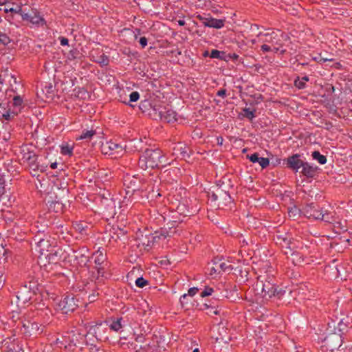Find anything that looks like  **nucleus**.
I'll return each instance as SVG.
<instances>
[{
    "label": "nucleus",
    "instance_id": "f257e3e1",
    "mask_svg": "<svg viewBox=\"0 0 352 352\" xmlns=\"http://www.w3.org/2000/svg\"><path fill=\"white\" fill-rule=\"evenodd\" d=\"M165 156L160 148H146L140 156L138 166L143 170L164 166Z\"/></svg>",
    "mask_w": 352,
    "mask_h": 352
},
{
    "label": "nucleus",
    "instance_id": "f03ea898",
    "mask_svg": "<svg viewBox=\"0 0 352 352\" xmlns=\"http://www.w3.org/2000/svg\"><path fill=\"white\" fill-rule=\"evenodd\" d=\"M85 336L78 331H71L62 336L60 338L56 339V343L60 348H64L68 351H74L76 347H80V344L84 343Z\"/></svg>",
    "mask_w": 352,
    "mask_h": 352
},
{
    "label": "nucleus",
    "instance_id": "7ed1b4c3",
    "mask_svg": "<svg viewBox=\"0 0 352 352\" xmlns=\"http://www.w3.org/2000/svg\"><path fill=\"white\" fill-rule=\"evenodd\" d=\"M269 279H266L265 281H258L256 290H261V295L264 298L267 299L272 297L281 298L285 295V291L282 289H278V287L272 282L273 278H269Z\"/></svg>",
    "mask_w": 352,
    "mask_h": 352
},
{
    "label": "nucleus",
    "instance_id": "20e7f679",
    "mask_svg": "<svg viewBox=\"0 0 352 352\" xmlns=\"http://www.w3.org/2000/svg\"><path fill=\"white\" fill-rule=\"evenodd\" d=\"M22 160L28 163L30 174L33 177L38 176V172H45L47 167V165L39 164L37 162L36 154L33 151H30L28 148L22 149Z\"/></svg>",
    "mask_w": 352,
    "mask_h": 352
},
{
    "label": "nucleus",
    "instance_id": "39448f33",
    "mask_svg": "<svg viewBox=\"0 0 352 352\" xmlns=\"http://www.w3.org/2000/svg\"><path fill=\"white\" fill-rule=\"evenodd\" d=\"M89 261V257L82 252V250H74L67 248L65 265L72 269L78 270L85 267Z\"/></svg>",
    "mask_w": 352,
    "mask_h": 352
},
{
    "label": "nucleus",
    "instance_id": "423d86ee",
    "mask_svg": "<svg viewBox=\"0 0 352 352\" xmlns=\"http://www.w3.org/2000/svg\"><path fill=\"white\" fill-rule=\"evenodd\" d=\"M44 326L38 324L35 322L27 321L23 322L19 321L16 324L15 330L19 329V331L26 337H37L40 336L44 331Z\"/></svg>",
    "mask_w": 352,
    "mask_h": 352
},
{
    "label": "nucleus",
    "instance_id": "0eeeda50",
    "mask_svg": "<svg viewBox=\"0 0 352 352\" xmlns=\"http://www.w3.org/2000/svg\"><path fill=\"white\" fill-rule=\"evenodd\" d=\"M258 36L263 42L271 44V46L273 47V52L275 53L280 52L281 54H284L285 52V50L281 49L283 44L280 37L283 36L282 33L279 32H272L266 34L259 33Z\"/></svg>",
    "mask_w": 352,
    "mask_h": 352
},
{
    "label": "nucleus",
    "instance_id": "6e6552de",
    "mask_svg": "<svg viewBox=\"0 0 352 352\" xmlns=\"http://www.w3.org/2000/svg\"><path fill=\"white\" fill-rule=\"evenodd\" d=\"M208 198L210 201L214 202V205L219 209H223L232 202L230 195L219 188H217L216 192H209Z\"/></svg>",
    "mask_w": 352,
    "mask_h": 352
},
{
    "label": "nucleus",
    "instance_id": "1a4fd4ad",
    "mask_svg": "<svg viewBox=\"0 0 352 352\" xmlns=\"http://www.w3.org/2000/svg\"><path fill=\"white\" fill-rule=\"evenodd\" d=\"M109 329L107 321L100 322L89 327L87 335H91L98 341L106 342L109 339Z\"/></svg>",
    "mask_w": 352,
    "mask_h": 352
},
{
    "label": "nucleus",
    "instance_id": "9d476101",
    "mask_svg": "<svg viewBox=\"0 0 352 352\" xmlns=\"http://www.w3.org/2000/svg\"><path fill=\"white\" fill-rule=\"evenodd\" d=\"M78 300L73 295H68L62 298L56 304V309L64 314L74 312L77 307Z\"/></svg>",
    "mask_w": 352,
    "mask_h": 352
},
{
    "label": "nucleus",
    "instance_id": "9b49d317",
    "mask_svg": "<svg viewBox=\"0 0 352 352\" xmlns=\"http://www.w3.org/2000/svg\"><path fill=\"white\" fill-rule=\"evenodd\" d=\"M23 21H28L36 26H44L46 25V21L45 19L41 15L40 12L36 8H32L31 12L28 13L25 11L22 14Z\"/></svg>",
    "mask_w": 352,
    "mask_h": 352
},
{
    "label": "nucleus",
    "instance_id": "f8f14e48",
    "mask_svg": "<svg viewBox=\"0 0 352 352\" xmlns=\"http://www.w3.org/2000/svg\"><path fill=\"white\" fill-rule=\"evenodd\" d=\"M49 252L50 253L47 255V258L50 263L57 264L63 262L65 265L67 250L58 247L53 248Z\"/></svg>",
    "mask_w": 352,
    "mask_h": 352
},
{
    "label": "nucleus",
    "instance_id": "ddd939ff",
    "mask_svg": "<svg viewBox=\"0 0 352 352\" xmlns=\"http://www.w3.org/2000/svg\"><path fill=\"white\" fill-rule=\"evenodd\" d=\"M17 116L16 112L12 109L10 102L0 103V120L3 123L8 124Z\"/></svg>",
    "mask_w": 352,
    "mask_h": 352
},
{
    "label": "nucleus",
    "instance_id": "4468645a",
    "mask_svg": "<svg viewBox=\"0 0 352 352\" xmlns=\"http://www.w3.org/2000/svg\"><path fill=\"white\" fill-rule=\"evenodd\" d=\"M213 266L210 270V274H220L227 271H231L233 268L228 262L221 258H214L212 261Z\"/></svg>",
    "mask_w": 352,
    "mask_h": 352
},
{
    "label": "nucleus",
    "instance_id": "2eb2a0df",
    "mask_svg": "<svg viewBox=\"0 0 352 352\" xmlns=\"http://www.w3.org/2000/svg\"><path fill=\"white\" fill-rule=\"evenodd\" d=\"M322 210L314 203L307 204L302 210L303 214L308 219L318 220L321 215Z\"/></svg>",
    "mask_w": 352,
    "mask_h": 352
},
{
    "label": "nucleus",
    "instance_id": "dca6fc26",
    "mask_svg": "<svg viewBox=\"0 0 352 352\" xmlns=\"http://www.w3.org/2000/svg\"><path fill=\"white\" fill-rule=\"evenodd\" d=\"M127 231L118 226H113L109 230V243L114 245L119 241L126 238Z\"/></svg>",
    "mask_w": 352,
    "mask_h": 352
},
{
    "label": "nucleus",
    "instance_id": "f3484780",
    "mask_svg": "<svg viewBox=\"0 0 352 352\" xmlns=\"http://www.w3.org/2000/svg\"><path fill=\"white\" fill-rule=\"evenodd\" d=\"M285 161L287 167L296 173L302 167L305 162L300 159V155L299 154H294L292 156L288 157Z\"/></svg>",
    "mask_w": 352,
    "mask_h": 352
},
{
    "label": "nucleus",
    "instance_id": "a211bd4d",
    "mask_svg": "<svg viewBox=\"0 0 352 352\" xmlns=\"http://www.w3.org/2000/svg\"><path fill=\"white\" fill-rule=\"evenodd\" d=\"M111 320V322L109 324V329L116 332L120 331L129 323V318L127 316L112 318Z\"/></svg>",
    "mask_w": 352,
    "mask_h": 352
},
{
    "label": "nucleus",
    "instance_id": "6ab92c4d",
    "mask_svg": "<svg viewBox=\"0 0 352 352\" xmlns=\"http://www.w3.org/2000/svg\"><path fill=\"white\" fill-rule=\"evenodd\" d=\"M102 148L105 154L109 155L118 154L122 151V146L113 141L107 142L102 144Z\"/></svg>",
    "mask_w": 352,
    "mask_h": 352
},
{
    "label": "nucleus",
    "instance_id": "aec40b11",
    "mask_svg": "<svg viewBox=\"0 0 352 352\" xmlns=\"http://www.w3.org/2000/svg\"><path fill=\"white\" fill-rule=\"evenodd\" d=\"M318 170L319 168L317 166H313L305 162L302 167L300 173L307 179H313L317 175Z\"/></svg>",
    "mask_w": 352,
    "mask_h": 352
},
{
    "label": "nucleus",
    "instance_id": "412c9836",
    "mask_svg": "<svg viewBox=\"0 0 352 352\" xmlns=\"http://www.w3.org/2000/svg\"><path fill=\"white\" fill-rule=\"evenodd\" d=\"M32 292L30 289L26 286L21 287L16 292L18 302L25 304L28 302L32 298Z\"/></svg>",
    "mask_w": 352,
    "mask_h": 352
},
{
    "label": "nucleus",
    "instance_id": "4be33fe9",
    "mask_svg": "<svg viewBox=\"0 0 352 352\" xmlns=\"http://www.w3.org/2000/svg\"><path fill=\"white\" fill-rule=\"evenodd\" d=\"M284 254L287 257V259L291 260L294 265H301L304 262L302 254L297 251L283 250Z\"/></svg>",
    "mask_w": 352,
    "mask_h": 352
},
{
    "label": "nucleus",
    "instance_id": "5701e85b",
    "mask_svg": "<svg viewBox=\"0 0 352 352\" xmlns=\"http://www.w3.org/2000/svg\"><path fill=\"white\" fill-rule=\"evenodd\" d=\"M11 108L12 110H14V112H16V114H19L24 107L23 105V100L21 97L20 95L16 94L13 96L12 102L10 103Z\"/></svg>",
    "mask_w": 352,
    "mask_h": 352
},
{
    "label": "nucleus",
    "instance_id": "b1692460",
    "mask_svg": "<svg viewBox=\"0 0 352 352\" xmlns=\"http://www.w3.org/2000/svg\"><path fill=\"white\" fill-rule=\"evenodd\" d=\"M95 256L94 263L96 265L100 266L106 260V253L103 248H99L98 250L94 254Z\"/></svg>",
    "mask_w": 352,
    "mask_h": 352
},
{
    "label": "nucleus",
    "instance_id": "393cba45",
    "mask_svg": "<svg viewBox=\"0 0 352 352\" xmlns=\"http://www.w3.org/2000/svg\"><path fill=\"white\" fill-rule=\"evenodd\" d=\"M225 20L214 18H209V21L205 23V27L220 29L224 26Z\"/></svg>",
    "mask_w": 352,
    "mask_h": 352
},
{
    "label": "nucleus",
    "instance_id": "a878e982",
    "mask_svg": "<svg viewBox=\"0 0 352 352\" xmlns=\"http://www.w3.org/2000/svg\"><path fill=\"white\" fill-rule=\"evenodd\" d=\"M138 179L135 177H131L129 176L126 177L124 180V184L129 188H131L132 191H136L140 190L139 186L137 184Z\"/></svg>",
    "mask_w": 352,
    "mask_h": 352
},
{
    "label": "nucleus",
    "instance_id": "bb28decb",
    "mask_svg": "<svg viewBox=\"0 0 352 352\" xmlns=\"http://www.w3.org/2000/svg\"><path fill=\"white\" fill-rule=\"evenodd\" d=\"M201 310H209L207 312L208 314H219L220 311L218 309V305H215L214 302L208 304L204 303L200 308Z\"/></svg>",
    "mask_w": 352,
    "mask_h": 352
},
{
    "label": "nucleus",
    "instance_id": "cd10ccee",
    "mask_svg": "<svg viewBox=\"0 0 352 352\" xmlns=\"http://www.w3.org/2000/svg\"><path fill=\"white\" fill-rule=\"evenodd\" d=\"M96 134L95 129L91 128L90 130H83L80 135L76 138V140H91L94 135Z\"/></svg>",
    "mask_w": 352,
    "mask_h": 352
},
{
    "label": "nucleus",
    "instance_id": "c85d7f7f",
    "mask_svg": "<svg viewBox=\"0 0 352 352\" xmlns=\"http://www.w3.org/2000/svg\"><path fill=\"white\" fill-rule=\"evenodd\" d=\"M37 245L39 248V252L41 254H43L44 252H49V248L51 247L50 242L47 239H38L37 241Z\"/></svg>",
    "mask_w": 352,
    "mask_h": 352
},
{
    "label": "nucleus",
    "instance_id": "c756f323",
    "mask_svg": "<svg viewBox=\"0 0 352 352\" xmlns=\"http://www.w3.org/2000/svg\"><path fill=\"white\" fill-rule=\"evenodd\" d=\"M163 118L167 122H174L177 121V113L173 110H168L162 114Z\"/></svg>",
    "mask_w": 352,
    "mask_h": 352
},
{
    "label": "nucleus",
    "instance_id": "7c9ffc66",
    "mask_svg": "<svg viewBox=\"0 0 352 352\" xmlns=\"http://www.w3.org/2000/svg\"><path fill=\"white\" fill-rule=\"evenodd\" d=\"M318 220L323 221L326 223H331L333 221H335V217L332 212H328L327 210H325L324 212L322 210L321 215L320 216Z\"/></svg>",
    "mask_w": 352,
    "mask_h": 352
},
{
    "label": "nucleus",
    "instance_id": "2f4dec72",
    "mask_svg": "<svg viewBox=\"0 0 352 352\" xmlns=\"http://www.w3.org/2000/svg\"><path fill=\"white\" fill-rule=\"evenodd\" d=\"M60 153L63 155L72 156L73 155L74 146L69 143L60 145Z\"/></svg>",
    "mask_w": 352,
    "mask_h": 352
},
{
    "label": "nucleus",
    "instance_id": "473e14b6",
    "mask_svg": "<svg viewBox=\"0 0 352 352\" xmlns=\"http://www.w3.org/2000/svg\"><path fill=\"white\" fill-rule=\"evenodd\" d=\"M309 77L307 76L302 78L297 77L294 80V86L298 89H302L306 87V83L309 81Z\"/></svg>",
    "mask_w": 352,
    "mask_h": 352
},
{
    "label": "nucleus",
    "instance_id": "72a5a7b5",
    "mask_svg": "<svg viewBox=\"0 0 352 352\" xmlns=\"http://www.w3.org/2000/svg\"><path fill=\"white\" fill-rule=\"evenodd\" d=\"M278 243L282 246L283 248H285V250L292 251V248L290 247V239L286 236H277Z\"/></svg>",
    "mask_w": 352,
    "mask_h": 352
},
{
    "label": "nucleus",
    "instance_id": "f704fd0d",
    "mask_svg": "<svg viewBox=\"0 0 352 352\" xmlns=\"http://www.w3.org/2000/svg\"><path fill=\"white\" fill-rule=\"evenodd\" d=\"M179 301L182 308L185 309H191V306L189 305V303H191L192 298L189 297L187 294L182 295L180 297Z\"/></svg>",
    "mask_w": 352,
    "mask_h": 352
},
{
    "label": "nucleus",
    "instance_id": "c9c22d12",
    "mask_svg": "<svg viewBox=\"0 0 352 352\" xmlns=\"http://www.w3.org/2000/svg\"><path fill=\"white\" fill-rule=\"evenodd\" d=\"M8 352H21L23 351L22 347L19 344L18 341L13 340L10 344L6 346Z\"/></svg>",
    "mask_w": 352,
    "mask_h": 352
},
{
    "label": "nucleus",
    "instance_id": "e433bc0d",
    "mask_svg": "<svg viewBox=\"0 0 352 352\" xmlns=\"http://www.w3.org/2000/svg\"><path fill=\"white\" fill-rule=\"evenodd\" d=\"M311 157L314 160H317L320 164H324L327 162L326 156L320 154L318 151H314L311 154Z\"/></svg>",
    "mask_w": 352,
    "mask_h": 352
},
{
    "label": "nucleus",
    "instance_id": "4c0bfd02",
    "mask_svg": "<svg viewBox=\"0 0 352 352\" xmlns=\"http://www.w3.org/2000/svg\"><path fill=\"white\" fill-rule=\"evenodd\" d=\"M93 60L98 63L102 67L108 65L109 63V57L104 54H102L98 56L96 59H93Z\"/></svg>",
    "mask_w": 352,
    "mask_h": 352
},
{
    "label": "nucleus",
    "instance_id": "58836bf2",
    "mask_svg": "<svg viewBox=\"0 0 352 352\" xmlns=\"http://www.w3.org/2000/svg\"><path fill=\"white\" fill-rule=\"evenodd\" d=\"M210 57L212 58L225 60V52L217 50H212L210 54Z\"/></svg>",
    "mask_w": 352,
    "mask_h": 352
},
{
    "label": "nucleus",
    "instance_id": "ea45409f",
    "mask_svg": "<svg viewBox=\"0 0 352 352\" xmlns=\"http://www.w3.org/2000/svg\"><path fill=\"white\" fill-rule=\"evenodd\" d=\"M243 117L248 118L249 120L252 121L255 118V112L256 110H251L250 108H244L243 109Z\"/></svg>",
    "mask_w": 352,
    "mask_h": 352
},
{
    "label": "nucleus",
    "instance_id": "a19ab883",
    "mask_svg": "<svg viewBox=\"0 0 352 352\" xmlns=\"http://www.w3.org/2000/svg\"><path fill=\"white\" fill-rule=\"evenodd\" d=\"M301 212L302 211L295 206L288 208V215L290 218H293L294 219L298 217Z\"/></svg>",
    "mask_w": 352,
    "mask_h": 352
},
{
    "label": "nucleus",
    "instance_id": "79ce46f5",
    "mask_svg": "<svg viewBox=\"0 0 352 352\" xmlns=\"http://www.w3.org/2000/svg\"><path fill=\"white\" fill-rule=\"evenodd\" d=\"M10 41V37L5 32H0V47L7 45Z\"/></svg>",
    "mask_w": 352,
    "mask_h": 352
},
{
    "label": "nucleus",
    "instance_id": "37998d69",
    "mask_svg": "<svg viewBox=\"0 0 352 352\" xmlns=\"http://www.w3.org/2000/svg\"><path fill=\"white\" fill-rule=\"evenodd\" d=\"M133 336H134V340H135V342H133L134 344H137L138 345H142V344L144 343V342L146 341L145 336L143 335L142 333H140V334L134 333Z\"/></svg>",
    "mask_w": 352,
    "mask_h": 352
},
{
    "label": "nucleus",
    "instance_id": "c03bdc74",
    "mask_svg": "<svg viewBox=\"0 0 352 352\" xmlns=\"http://www.w3.org/2000/svg\"><path fill=\"white\" fill-rule=\"evenodd\" d=\"M5 12H10L12 13L18 14L21 15V16L22 17V14H24L25 10H23L21 6H19L16 8H6L5 10Z\"/></svg>",
    "mask_w": 352,
    "mask_h": 352
},
{
    "label": "nucleus",
    "instance_id": "a18cd8bd",
    "mask_svg": "<svg viewBox=\"0 0 352 352\" xmlns=\"http://www.w3.org/2000/svg\"><path fill=\"white\" fill-rule=\"evenodd\" d=\"M213 292H214L213 288H212L209 286H206L204 289L201 292L200 296L202 298L209 296L212 295Z\"/></svg>",
    "mask_w": 352,
    "mask_h": 352
},
{
    "label": "nucleus",
    "instance_id": "49530a36",
    "mask_svg": "<svg viewBox=\"0 0 352 352\" xmlns=\"http://www.w3.org/2000/svg\"><path fill=\"white\" fill-rule=\"evenodd\" d=\"M139 98H140V94L138 91H133L129 96V102H124L128 105L131 106V104H130L129 102H136L139 100Z\"/></svg>",
    "mask_w": 352,
    "mask_h": 352
},
{
    "label": "nucleus",
    "instance_id": "de8ad7c7",
    "mask_svg": "<svg viewBox=\"0 0 352 352\" xmlns=\"http://www.w3.org/2000/svg\"><path fill=\"white\" fill-rule=\"evenodd\" d=\"M148 284V282L145 280L143 277H139L135 280V285L140 288H143Z\"/></svg>",
    "mask_w": 352,
    "mask_h": 352
},
{
    "label": "nucleus",
    "instance_id": "09e8293b",
    "mask_svg": "<svg viewBox=\"0 0 352 352\" xmlns=\"http://www.w3.org/2000/svg\"><path fill=\"white\" fill-rule=\"evenodd\" d=\"M257 163L261 166L262 168H265L270 165V160L266 157H261L258 158V162Z\"/></svg>",
    "mask_w": 352,
    "mask_h": 352
},
{
    "label": "nucleus",
    "instance_id": "8fccbe9b",
    "mask_svg": "<svg viewBox=\"0 0 352 352\" xmlns=\"http://www.w3.org/2000/svg\"><path fill=\"white\" fill-rule=\"evenodd\" d=\"M74 91H75V96L77 97L83 98L87 94V91L84 88H76Z\"/></svg>",
    "mask_w": 352,
    "mask_h": 352
},
{
    "label": "nucleus",
    "instance_id": "3c124183",
    "mask_svg": "<svg viewBox=\"0 0 352 352\" xmlns=\"http://www.w3.org/2000/svg\"><path fill=\"white\" fill-rule=\"evenodd\" d=\"M10 320H11V323H13V324H16L17 322L19 321V322H18V324H19V321H21L20 317H19V314L18 312L12 311V316H10Z\"/></svg>",
    "mask_w": 352,
    "mask_h": 352
},
{
    "label": "nucleus",
    "instance_id": "603ef678",
    "mask_svg": "<svg viewBox=\"0 0 352 352\" xmlns=\"http://www.w3.org/2000/svg\"><path fill=\"white\" fill-rule=\"evenodd\" d=\"M99 294L96 289H94L93 292L89 295L88 300L89 302H94L97 300Z\"/></svg>",
    "mask_w": 352,
    "mask_h": 352
},
{
    "label": "nucleus",
    "instance_id": "864d4df0",
    "mask_svg": "<svg viewBox=\"0 0 352 352\" xmlns=\"http://www.w3.org/2000/svg\"><path fill=\"white\" fill-rule=\"evenodd\" d=\"M247 158L252 163H257V162H258L259 154L258 153H254L251 155H248Z\"/></svg>",
    "mask_w": 352,
    "mask_h": 352
},
{
    "label": "nucleus",
    "instance_id": "5fc2aeb1",
    "mask_svg": "<svg viewBox=\"0 0 352 352\" xmlns=\"http://www.w3.org/2000/svg\"><path fill=\"white\" fill-rule=\"evenodd\" d=\"M199 289L197 287H191L188 289L187 294L188 295L189 297L192 298L197 293Z\"/></svg>",
    "mask_w": 352,
    "mask_h": 352
},
{
    "label": "nucleus",
    "instance_id": "6e6d98bb",
    "mask_svg": "<svg viewBox=\"0 0 352 352\" xmlns=\"http://www.w3.org/2000/svg\"><path fill=\"white\" fill-rule=\"evenodd\" d=\"M261 50L263 52H267L273 51V47L271 45H269L267 44H263V45H261Z\"/></svg>",
    "mask_w": 352,
    "mask_h": 352
},
{
    "label": "nucleus",
    "instance_id": "4d7b16f0",
    "mask_svg": "<svg viewBox=\"0 0 352 352\" xmlns=\"http://www.w3.org/2000/svg\"><path fill=\"white\" fill-rule=\"evenodd\" d=\"M148 40L145 36H142L140 38V44L142 48H144L147 45Z\"/></svg>",
    "mask_w": 352,
    "mask_h": 352
},
{
    "label": "nucleus",
    "instance_id": "13d9d810",
    "mask_svg": "<svg viewBox=\"0 0 352 352\" xmlns=\"http://www.w3.org/2000/svg\"><path fill=\"white\" fill-rule=\"evenodd\" d=\"M89 352H102L100 350L99 347L93 344L89 345Z\"/></svg>",
    "mask_w": 352,
    "mask_h": 352
},
{
    "label": "nucleus",
    "instance_id": "bf43d9fd",
    "mask_svg": "<svg viewBox=\"0 0 352 352\" xmlns=\"http://www.w3.org/2000/svg\"><path fill=\"white\" fill-rule=\"evenodd\" d=\"M217 96L224 98L226 96V89H221L217 92Z\"/></svg>",
    "mask_w": 352,
    "mask_h": 352
},
{
    "label": "nucleus",
    "instance_id": "052dcab7",
    "mask_svg": "<svg viewBox=\"0 0 352 352\" xmlns=\"http://www.w3.org/2000/svg\"><path fill=\"white\" fill-rule=\"evenodd\" d=\"M59 40H60V43L61 45H63V46L68 45L69 40L67 38L60 36V37H59Z\"/></svg>",
    "mask_w": 352,
    "mask_h": 352
},
{
    "label": "nucleus",
    "instance_id": "680f3d73",
    "mask_svg": "<svg viewBox=\"0 0 352 352\" xmlns=\"http://www.w3.org/2000/svg\"><path fill=\"white\" fill-rule=\"evenodd\" d=\"M4 192H5V184H4V182H3L0 180V197L4 194Z\"/></svg>",
    "mask_w": 352,
    "mask_h": 352
},
{
    "label": "nucleus",
    "instance_id": "e2e57ef3",
    "mask_svg": "<svg viewBox=\"0 0 352 352\" xmlns=\"http://www.w3.org/2000/svg\"><path fill=\"white\" fill-rule=\"evenodd\" d=\"M98 276L103 277L104 276V270L103 267L99 266L97 269Z\"/></svg>",
    "mask_w": 352,
    "mask_h": 352
},
{
    "label": "nucleus",
    "instance_id": "0e129e2a",
    "mask_svg": "<svg viewBox=\"0 0 352 352\" xmlns=\"http://www.w3.org/2000/svg\"><path fill=\"white\" fill-rule=\"evenodd\" d=\"M196 17H197L199 21H201L203 23V24H204V26H205V23H206L207 21H209V18H206V17L202 16L201 15H199H199H197Z\"/></svg>",
    "mask_w": 352,
    "mask_h": 352
},
{
    "label": "nucleus",
    "instance_id": "69168bd1",
    "mask_svg": "<svg viewBox=\"0 0 352 352\" xmlns=\"http://www.w3.org/2000/svg\"><path fill=\"white\" fill-rule=\"evenodd\" d=\"M196 17H197L199 21H201L203 23V24H204V26H205V23H206L207 21H209V18H206V17L202 16L201 15H199H199H197Z\"/></svg>",
    "mask_w": 352,
    "mask_h": 352
},
{
    "label": "nucleus",
    "instance_id": "338daca9",
    "mask_svg": "<svg viewBox=\"0 0 352 352\" xmlns=\"http://www.w3.org/2000/svg\"><path fill=\"white\" fill-rule=\"evenodd\" d=\"M47 89V92L48 94H51L53 92V86L52 85H50L48 86H45V87Z\"/></svg>",
    "mask_w": 352,
    "mask_h": 352
},
{
    "label": "nucleus",
    "instance_id": "774afa93",
    "mask_svg": "<svg viewBox=\"0 0 352 352\" xmlns=\"http://www.w3.org/2000/svg\"><path fill=\"white\" fill-rule=\"evenodd\" d=\"M217 144L219 145H222L223 142V138L221 136L217 137Z\"/></svg>",
    "mask_w": 352,
    "mask_h": 352
}]
</instances>
